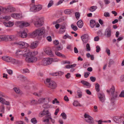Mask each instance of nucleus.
I'll return each instance as SVG.
<instances>
[{
	"mask_svg": "<svg viewBox=\"0 0 124 124\" xmlns=\"http://www.w3.org/2000/svg\"><path fill=\"white\" fill-rule=\"evenodd\" d=\"M19 47L21 48H24L27 47L29 45L27 43L23 41L19 42L17 43Z\"/></svg>",
	"mask_w": 124,
	"mask_h": 124,
	"instance_id": "1a4fd4ad",
	"label": "nucleus"
},
{
	"mask_svg": "<svg viewBox=\"0 0 124 124\" xmlns=\"http://www.w3.org/2000/svg\"><path fill=\"white\" fill-rule=\"evenodd\" d=\"M61 116H62V118L64 119H65L67 118L66 115L64 112H62L61 114Z\"/></svg>",
	"mask_w": 124,
	"mask_h": 124,
	"instance_id": "a19ab883",
	"label": "nucleus"
},
{
	"mask_svg": "<svg viewBox=\"0 0 124 124\" xmlns=\"http://www.w3.org/2000/svg\"><path fill=\"white\" fill-rule=\"evenodd\" d=\"M81 38L83 41V44L87 43L88 41V35H84L81 37Z\"/></svg>",
	"mask_w": 124,
	"mask_h": 124,
	"instance_id": "ddd939ff",
	"label": "nucleus"
},
{
	"mask_svg": "<svg viewBox=\"0 0 124 124\" xmlns=\"http://www.w3.org/2000/svg\"><path fill=\"white\" fill-rule=\"evenodd\" d=\"M42 8V6L40 5H35L33 7V9L35 11H39Z\"/></svg>",
	"mask_w": 124,
	"mask_h": 124,
	"instance_id": "a211bd4d",
	"label": "nucleus"
},
{
	"mask_svg": "<svg viewBox=\"0 0 124 124\" xmlns=\"http://www.w3.org/2000/svg\"><path fill=\"white\" fill-rule=\"evenodd\" d=\"M5 100L2 97H0V102L4 104V102H5Z\"/></svg>",
	"mask_w": 124,
	"mask_h": 124,
	"instance_id": "09e8293b",
	"label": "nucleus"
},
{
	"mask_svg": "<svg viewBox=\"0 0 124 124\" xmlns=\"http://www.w3.org/2000/svg\"><path fill=\"white\" fill-rule=\"evenodd\" d=\"M47 112H48V113H46V117L47 118H48L50 119V117H51V116H50L51 114L50 113H48V111H47Z\"/></svg>",
	"mask_w": 124,
	"mask_h": 124,
	"instance_id": "13d9d810",
	"label": "nucleus"
},
{
	"mask_svg": "<svg viewBox=\"0 0 124 124\" xmlns=\"http://www.w3.org/2000/svg\"><path fill=\"white\" fill-rule=\"evenodd\" d=\"M55 54L57 56L60 57H61L62 55V54L58 51H56L55 52Z\"/></svg>",
	"mask_w": 124,
	"mask_h": 124,
	"instance_id": "e2e57ef3",
	"label": "nucleus"
},
{
	"mask_svg": "<svg viewBox=\"0 0 124 124\" xmlns=\"http://www.w3.org/2000/svg\"><path fill=\"white\" fill-rule=\"evenodd\" d=\"M9 56H4L2 57V59L4 61L8 62Z\"/></svg>",
	"mask_w": 124,
	"mask_h": 124,
	"instance_id": "58836bf2",
	"label": "nucleus"
},
{
	"mask_svg": "<svg viewBox=\"0 0 124 124\" xmlns=\"http://www.w3.org/2000/svg\"><path fill=\"white\" fill-rule=\"evenodd\" d=\"M11 16L15 19H20L23 17L22 14L14 13L11 15Z\"/></svg>",
	"mask_w": 124,
	"mask_h": 124,
	"instance_id": "dca6fc26",
	"label": "nucleus"
},
{
	"mask_svg": "<svg viewBox=\"0 0 124 124\" xmlns=\"http://www.w3.org/2000/svg\"><path fill=\"white\" fill-rule=\"evenodd\" d=\"M45 111H43V112L40 113L39 115V116L40 117H42L45 115V114L44 113Z\"/></svg>",
	"mask_w": 124,
	"mask_h": 124,
	"instance_id": "864d4df0",
	"label": "nucleus"
},
{
	"mask_svg": "<svg viewBox=\"0 0 124 124\" xmlns=\"http://www.w3.org/2000/svg\"><path fill=\"white\" fill-rule=\"evenodd\" d=\"M90 79L92 81L94 82L96 80V78L95 77H91L90 78Z\"/></svg>",
	"mask_w": 124,
	"mask_h": 124,
	"instance_id": "bf43d9fd",
	"label": "nucleus"
},
{
	"mask_svg": "<svg viewBox=\"0 0 124 124\" xmlns=\"http://www.w3.org/2000/svg\"><path fill=\"white\" fill-rule=\"evenodd\" d=\"M119 97H124V91L122 90L119 95Z\"/></svg>",
	"mask_w": 124,
	"mask_h": 124,
	"instance_id": "3c124183",
	"label": "nucleus"
},
{
	"mask_svg": "<svg viewBox=\"0 0 124 124\" xmlns=\"http://www.w3.org/2000/svg\"><path fill=\"white\" fill-rule=\"evenodd\" d=\"M96 24L95 20H91L90 21V25L91 27L93 28Z\"/></svg>",
	"mask_w": 124,
	"mask_h": 124,
	"instance_id": "393cba45",
	"label": "nucleus"
},
{
	"mask_svg": "<svg viewBox=\"0 0 124 124\" xmlns=\"http://www.w3.org/2000/svg\"><path fill=\"white\" fill-rule=\"evenodd\" d=\"M28 52L27 55L25 59V61L28 62L33 63L36 62L37 60V58L35 56L38 54V52L36 51L31 52L30 49Z\"/></svg>",
	"mask_w": 124,
	"mask_h": 124,
	"instance_id": "f257e3e1",
	"label": "nucleus"
},
{
	"mask_svg": "<svg viewBox=\"0 0 124 124\" xmlns=\"http://www.w3.org/2000/svg\"><path fill=\"white\" fill-rule=\"evenodd\" d=\"M47 40L49 42H51L52 41L51 37L50 36H48L46 37Z\"/></svg>",
	"mask_w": 124,
	"mask_h": 124,
	"instance_id": "0e129e2a",
	"label": "nucleus"
},
{
	"mask_svg": "<svg viewBox=\"0 0 124 124\" xmlns=\"http://www.w3.org/2000/svg\"><path fill=\"white\" fill-rule=\"evenodd\" d=\"M43 107L45 108H52V106L50 104H44L43 105Z\"/></svg>",
	"mask_w": 124,
	"mask_h": 124,
	"instance_id": "a878e982",
	"label": "nucleus"
},
{
	"mask_svg": "<svg viewBox=\"0 0 124 124\" xmlns=\"http://www.w3.org/2000/svg\"><path fill=\"white\" fill-rule=\"evenodd\" d=\"M35 27H38L41 26L43 24V22L39 17L36 16L32 20Z\"/></svg>",
	"mask_w": 124,
	"mask_h": 124,
	"instance_id": "39448f33",
	"label": "nucleus"
},
{
	"mask_svg": "<svg viewBox=\"0 0 124 124\" xmlns=\"http://www.w3.org/2000/svg\"><path fill=\"white\" fill-rule=\"evenodd\" d=\"M104 2L106 5L110 3V1L109 0H104Z\"/></svg>",
	"mask_w": 124,
	"mask_h": 124,
	"instance_id": "338daca9",
	"label": "nucleus"
},
{
	"mask_svg": "<svg viewBox=\"0 0 124 124\" xmlns=\"http://www.w3.org/2000/svg\"><path fill=\"white\" fill-rule=\"evenodd\" d=\"M95 89L97 92H99L100 91V85L98 83L96 84L95 85Z\"/></svg>",
	"mask_w": 124,
	"mask_h": 124,
	"instance_id": "f704fd0d",
	"label": "nucleus"
},
{
	"mask_svg": "<svg viewBox=\"0 0 124 124\" xmlns=\"http://www.w3.org/2000/svg\"><path fill=\"white\" fill-rule=\"evenodd\" d=\"M50 58L52 59V63L53 62H58L59 61V60L56 58Z\"/></svg>",
	"mask_w": 124,
	"mask_h": 124,
	"instance_id": "8fccbe9b",
	"label": "nucleus"
},
{
	"mask_svg": "<svg viewBox=\"0 0 124 124\" xmlns=\"http://www.w3.org/2000/svg\"><path fill=\"white\" fill-rule=\"evenodd\" d=\"M45 52L46 53L51 57H52L54 56L53 53L50 48L46 49Z\"/></svg>",
	"mask_w": 124,
	"mask_h": 124,
	"instance_id": "6ab92c4d",
	"label": "nucleus"
},
{
	"mask_svg": "<svg viewBox=\"0 0 124 124\" xmlns=\"http://www.w3.org/2000/svg\"><path fill=\"white\" fill-rule=\"evenodd\" d=\"M31 122L34 124H36L37 122V120L35 118H33L31 120Z\"/></svg>",
	"mask_w": 124,
	"mask_h": 124,
	"instance_id": "79ce46f5",
	"label": "nucleus"
},
{
	"mask_svg": "<svg viewBox=\"0 0 124 124\" xmlns=\"http://www.w3.org/2000/svg\"><path fill=\"white\" fill-rule=\"evenodd\" d=\"M111 31L110 28H107L106 30L104 35L106 36L107 37L109 38L111 36Z\"/></svg>",
	"mask_w": 124,
	"mask_h": 124,
	"instance_id": "9b49d317",
	"label": "nucleus"
},
{
	"mask_svg": "<svg viewBox=\"0 0 124 124\" xmlns=\"http://www.w3.org/2000/svg\"><path fill=\"white\" fill-rule=\"evenodd\" d=\"M73 106L75 107L81 106V105L77 101H74L73 103Z\"/></svg>",
	"mask_w": 124,
	"mask_h": 124,
	"instance_id": "2f4dec72",
	"label": "nucleus"
},
{
	"mask_svg": "<svg viewBox=\"0 0 124 124\" xmlns=\"http://www.w3.org/2000/svg\"><path fill=\"white\" fill-rule=\"evenodd\" d=\"M115 88L114 86H112L110 90H107V91L109 93H111L112 95L111 98V101L112 103L115 102L116 100L118 95L117 93L115 92Z\"/></svg>",
	"mask_w": 124,
	"mask_h": 124,
	"instance_id": "7ed1b4c3",
	"label": "nucleus"
},
{
	"mask_svg": "<svg viewBox=\"0 0 124 124\" xmlns=\"http://www.w3.org/2000/svg\"><path fill=\"white\" fill-rule=\"evenodd\" d=\"M81 83L83 85H85L87 86L88 88L90 87L91 86V85L89 83L84 80H81Z\"/></svg>",
	"mask_w": 124,
	"mask_h": 124,
	"instance_id": "4be33fe9",
	"label": "nucleus"
},
{
	"mask_svg": "<svg viewBox=\"0 0 124 124\" xmlns=\"http://www.w3.org/2000/svg\"><path fill=\"white\" fill-rule=\"evenodd\" d=\"M21 80L23 81H26L28 80V79L25 76H22L21 77Z\"/></svg>",
	"mask_w": 124,
	"mask_h": 124,
	"instance_id": "72a5a7b5",
	"label": "nucleus"
},
{
	"mask_svg": "<svg viewBox=\"0 0 124 124\" xmlns=\"http://www.w3.org/2000/svg\"><path fill=\"white\" fill-rule=\"evenodd\" d=\"M5 35H0V41L4 40L5 41Z\"/></svg>",
	"mask_w": 124,
	"mask_h": 124,
	"instance_id": "49530a36",
	"label": "nucleus"
},
{
	"mask_svg": "<svg viewBox=\"0 0 124 124\" xmlns=\"http://www.w3.org/2000/svg\"><path fill=\"white\" fill-rule=\"evenodd\" d=\"M77 24L79 28H81L83 26V23L82 20H80L78 22Z\"/></svg>",
	"mask_w": 124,
	"mask_h": 124,
	"instance_id": "b1692460",
	"label": "nucleus"
},
{
	"mask_svg": "<svg viewBox=\"0 0 124 124\" xmlns=\"http://www.w3.org/2000/svg\"><path fill=\"white\" fill-rule=\"evenodd\" d=\"M64 12L65 14H70L71 13V10L70 9L65 10Z\"/></svg>",
	"mask_w": 124,
	"mask_h": 124,
	"instance_id": "c9c22d12",
	"label": "nucleus"
},
{
	"mask_svg": "<svg viewBox=\"0 0 124 124\" xmlns=\"http://www.w3.org/2000/svg\"><path fill=\"white\" fill-rule=\"evenodd\" d=\"M53 4V1L52 0H50L48 3V6L47 7L49 8L50 7L52 6Z\"/></svg>",
	"mask_w": 124,
	"mask_h": 124,
	"instance_id": "a18cd8bd",
	"label": "nucleus"
},
{
	"mask_svg": "<svg viewBox=\"0 0 124 124\" xmlns=\"http://www.w3.org/2000/svg\"><path fill=\"white\" fill-rule=\"evenodd\" d=\"M8 9L9 10L10 12L14 11L16 10V9L14 8L11 7L8 8Z\"/></svg>",
	"mask_w": 124,
	"mask_h": 124,
	"instance_id": "de8ad7c7",
	"label": "nucleus"
},
{
	"mask_svg": "<svg viewBox=\"0 0 124 124\" xmlns=\"http://www.w3.org/2000/svg\"><path fill=\"white\" fill-rule=\"evenodd\" d=\"M90 73L89 72H86L84 73V77L85 78H87L89 75Z\"/></svg>",
	"mask_w": 124,
	"mask_h": 124,
	"instance_id": "603ef678",
	"label": "nucleus"
},
{
	"mask_svg": "<svg viewBox=\"0 0 124 124\" xmlns=\"http://www.w3.org/2000/svg\"><path fill=\"white\" fill-rule=\"evenodd\" d=\"M52 59L50 58H44L42 61V64L44 66H46L52 63Z\"/></svg>",
	"mask_w": 124,
	"mask_h": 124,
	"instance_id": "0eeeda50",
	"label": "nucleus"
},
{
	"mask_svg": "<svg viewBox=\"0 0 124 124\" xmlns=\"http://www.w3.org/2000/svg\"><path fill=\"white\" fill-rule=\"evenodd\" d=\"M65 76L67 79H69L70 77V73H68L65 75Z\"/></svg>",
	"mask_w": 124,
	"mask_h": 124,
	"instance_id": "052dcab7",
	"label": "nucleus"
},
{
	"mask_svg": "<svg viewBox=\"0 0 124 124\" xmlns=\"http://www.w3.org/2000/svg\"><path fill=\"white\" fill-rule=\"evenodd\" d=\"M84 117L86 121L90 124H93L94 123L93 119L88 115L85 114Z\"/></svg>",
	"mask_w": 124,
	"mask_h": 124,
	"instance_id": "6e6552de",
	"label": "nucleus"
},
{
	"mask_svg": "<svg viewBox=\"0 0 124 124\" xmlns=\"http://www.w3.org/2000/svg\"><path fill=\"white\" fill-rule=\"evenodd\" d=\"M3 24L6 27H8L12 26L14 24V23L11 22H8V23L4 22Z\"/></svg>",
	"mask_w": 124,
	"mask_h": 124,
	"instance_id": "5701e85b",
	"label": "nucleus"
},
{
	"mask_svg": "<svg viewBox=\"0 0 124 124\" xmlns=\"http://www.w3.org/2000/svg\"><path fill=\"white\" fill-rule=\"evenodd\" d=\"M65 28L64 26H62L60 29L59 32L60 34L63 33L65 31Z\"/></svg>",
	"mask_w": 124,
	"mask_h": 124,
	"instance_id": "bb28decb",
	"label": "nucleus"
},
{
	"mask_svg": "<svg viewBox=\"0 0 124 124\" xmlns=\"http://www.w3.org/2000/svg\"><path fill=\"white\" fill-rule=\"evenodd\" d=\"M71 27L73 30L75 31H77L78 29L77 26L76 25H74L73 24H71Z\"/></svg>",
	"mask_w": 124,
	"mask_h": 124,
	"instance_id": "e433bc0d",
	"label": "nucleus"
},
{
	"mask_svg": "<svg viewBox=\"0 0 124 124\" xmlns=\"http://www.w3.org/2000/svg\"><path fill=\"white\" fill-rule=\"evenodd\" d=\"M45 31V29L44 27H42L38 28L34 31L32 33V35L35 36H40L43 34Z\"/></svg>",
	"mask_w": 124,
	"mask_h": 124,
	"instance_id": "423d86ee",
	"label": "nucleus"
},
{
	"mask_svg": "<svg viewBox=\"0 0 124 124\" xmlns=\"http://www.w3.org/2000/svg\"><path fill=\"white\" fill-rule=\"evenodd\" d=\"M11 62L13 64H16L19 62V61L16 60L12 58Z\"/></svg>",
	"mask_w": 124,
	"mask_h": 124,
	"instance_id": "c756f323",
	"label": "nucleus"
},
{
	"mask_svg": "<svg viewBox=\"0 0 124 124\" xmlns=\"http://www.w3.org/2000/svg\"><path fill=\"white\" fill-rule=\"evenodd\" d=\"M86 49L87 51L89 52L91 50V48L89 44L87 43L86 46Z\"/></svg>",
	"mask_w": 124,
	"mask_h": 124,
	"instance_id": "4c0bfd02",
	"label": "nucleus"
},
{
	"mask_svg": "<svg viewBox=\"0 0 124 124\" xmlns=\"http://www.w3.org/2000/svg\"><path fill=\"white\" fill-rule=\"evenodd\" d=\"M31 103L32 105H36L38 104V101L35 99H33L31 101Z\"/></svg>",
	"mask_w": 124,
	"mask_h": 124,
	"instance_id": "c85d7f7f",
	"label": "nucleus"
},
{
	"mask_svg": "<svg viewBox=\"0 0 124 124\" xmlns=\"http://www.w3.org/2000/svg\"><path fill=\"white\" fill-rule=\"evenodd\" d=\"M106 52L108 56L110 55V50L108 48H107L106 49Z\"/></svg>",
	"mask_w": 124,
	"mask_h": 124,
	"instance_id": "69168bd1",
	"label": "nucleus"
},
{
	"mask_svg": "<svg viewBox=\"0 0 124 124\" xmlns=\"http://www.w3.org/2000/svg\"><path fill=\"white\" fill-rule=\"evenodd\" d=\"M77 93H78V97L80 98L82 96V94L81 91L80 90H78L77 91Z\"/></svg>",
	"mask_w": 124,
	"mask_h": 124,
	"instance_id": "ea45409f",
	"label": "nucleus"
},
{
	"mask_svg": "<svg viewBox=\"0 0 124 124\" xmlns=\"http://www.w3.org/2000/svg\"><path fill=\"white\" fill-rule=\"evenodd\" d=\"M75 15L76 18L78 19L80 16V14L79 12H77L75 13Z\"/></svg>",
	"mask_w": 124,
	"mask_h": 124,
	"instance_id": "c03bdc74",
	"label": "nucleus"
},
{
	"mask_svg": "<svg viewBox=\"0 0 124 124\" xmlns=\"http://www.w3.org/2000/svg\"><path fill=\"white\" fill-rule=\"evenodd\" d=\"M50 98L46 97L45 98H42L39 99L38 100V104H40L45 103L46 101L48 100V102L49 101Z\"/></svg>",
	"mask_w": 124,
	"mask_h": 124,
	"instance_id": "f8f14e48",
	"label": "nucleus"
},
{
	"mask_svg": "<svg viewBox=\"0 0 124 124\" xmlns=\"http://www.w3.org/2000/svg\"><path fill=\"white\" fill-rule=\"evenodd\" d=\"M98 97L99 98L101 102H104L105 100V96L103 93H99L98 94Z\"/></svg>",
	"mask_w": 124,
	"mask_h": 124,
	"instance_id": "4468645a",
	"label": "nucleus"
},
{
	"mask_svg": "<svg viewBox=\"0 0 124 124\" xmlns=\"http://www.w3.org/2000/svg\"><path fill=\"white\" fill-rule=\"evenodd\" d=\"M3 19H5L6 21H8L10 19V16H6L3 17Z\"/></svg>",
	"mask_w": 124,
	"mask_h": 124,
	"instance_id": "6e6d98bb",
	"label": "nucleus"
},
{
	"mask_svg": "<svg viewBox=\"0 0 124 124\" xmlns=\"http://www.w3.org/2000/svg\"><path fill=\"white\" fill-rule=\"evenodd\" d=\"M55 102L57 103H59V101L57 100V99L56 98H55L54 100L52 101V103L53 104H55Z\"/></svg>",
	"mask_w": 124,
	"mask_h": 124,
	"instance_id": "4d7b16f0",
	"label": "nucleus"
},
{
	"mask_svg": "<svg viewBox=\"0 0 124 124\" xmlns=\"http://www.w3.org/2000/svg\"><path fill=\"white\" fill-rule=\"evenodd\" d=\"M121 116H115L113 118L114 121L116 123H119L121 122Z\"/></svg>",
	"mask_w": 124,
	"mask_h": 124,
	"instance_id": "aec40b11",
	"label": "nucleus"
},
{
	"mask_svg": "<svg viewBox=\"0 0 124 124\" xmlns=\"http://www.w3.org/2000/svg\"><path fill=\"white\" fill-rule=\"evenodd\" d=\"M45 83L48 87L51 89H54L57 87L56 83L54 81L50 79H46L45 82Z\"/></svg>",
	"mask_w": 124,
	"mask_h": 124,
	"instance_id": "20e7f679",
	"label": "nucleus"
},
{
	"mask_svg": "<svg viewBox=\"0 0 124 124\" xmlns=\"http://www.w3.org/2000/svg\"><path fill=\"white\" fill-rule=\"evenodd\" d=\"M29 49L27 48L23 50H18L16 53L15 56L18 58H22L24 57H26Z\"/></svg>",
	"mask_w": 124,
	"mask_h": 124,
	"instance_id": "f03ea898",
	"label": "nucleus"
},
{
	"mask_svg": "<svg viewBox=\"0 0 124 124\" xmlns=\"http://www.w3.org/2000/svg\"><path fill=\"white\" fill-rule=\"evenodd\" d=\"M97 8V7L96 6H93L90 7L89 10L91 12H93L95 11Z\"/></svg>",
	"mask_w": 124,
	"mask_h": 124,
	"instance_id": "473e14b6",
	"label": "nucleus"
},
{
	"mask_svg": "<svg viewBox=\"0 0 124 124\" xmlns=\"http://www.w3.org/2000/svg\"><path fill=\"white\" fill-rule=\"evenodd\" d=\"M38 45V41H33L31 43L30 47L31 49H34L37 47Z\"/></svg>",
	"mask_w": 124,
	"mask_h": 124,
	"instance_id": "2eb2a0df",
	"label": "nucleus"
},
{
	"mask_svg": "<svg viewBox=\"0 0 124 124\" xmlns=\"http://www.w3.org/2000/svg\"><path fill=\"white\" fill-rule=\"evenodd\" d=\"M104 16L106 17H109L110 16V14L108 12H105L104 13Z\"/></svg>",
	"mask_w": 124,
	"mask_h": 124,
	"instance_id": "680f3d73",
	"label": "nucleus"
},
{
	"mask_svg": "<svg viewBox=\"0 0 124 124\" xmlns=\"http://www.w3.org/2000/svg\"><path fill=\"white\" fill-rule=\"evenodd\" d=\"M5 107L3 105H1L0 106V111L3 113H4L5 112Z\"/></svg>",
	"mask_w": 124,
	"mask_h": 124,
	"instance_id": "cd10ccee",
	"label": "nucleus"
},
{
	"mask_svg": "<svg viewBox=\"0 0 124 124\" xmlns=\"http://www.w3.org/2000/svg\"><path fill=\"white\" fill-rule=\"evenodd\" d=\"M5 41H7L8 40L11 41L14 39V36L13 35H5Z\"/></svg>",
	"mask_w": 124,
	"mask_h": 124,
	"instance_id": "412c9836",
	"label": "nucleus"
},
{
	"mask_svg": "<svg viewBox=\"0 0 124 124\" xmlns=\"http://www.w3.org/2000/svg\"><path fill=\"white\" fill-rule=\"evenodd\" d=\"M15 92L19 94H21L22 93L20 90L16 87H15L14 89Z\"/></svg>",
	"mask_w": 124,
	"mask_h": 124,
	"instance_id": "7c9ffc66",
	"label": "nucleus"
},
{
	"mask_svg": "<svg viewBox=\"0 0 124 124\" xmlns=\"http://www.w3.org/2000/svg\"><path fill=\"white\" fill-rule=\"evenodd\" d=\"M23 73H29L30 72L29 70L27 69H25L23 70Z\"/></svg>",
	"mask_w": 124,
	"mask_h": 124,
	"instance_id": "37998d69",
	"label": "nucleus"
},
{
	"mask_svg": "<svg viewBox=\"0 0 124 124\" xmlns=\"http://www.w3.org/2000/svg\"><path fill=\"white\" fill-rule=\"evenodd\" d=\"M120 80L121 82L124 81V75H122L121 77Z\"/></svg>",
	"mask_w": 124,
	"mask_h": 124,
	"instance_id": "774afa93",
	"label": "nucleus"
},
{
	"mask_svg": "<svg viewBox=\"0 0 124 124\" xmlns=\"http://www.w3.org/2000/svg\"><path fill=\"white\" fill-rule=\"evenodd\" d=\"M96 51L97 53H98L101 50V48L99 46H97L96 47Z\"/></svg>",
	"mask_w": 124,
	"mask_h": 124,
	"instance_id": "5fc2aeb1",
	"label": "nucleus"
},
{
	"mask_svg": "<svg viewBox=\"0 0 124 124\" xmlns=\"http://www.w3.org/2000/svg\"><path fill=\"white\" fill-rule=\"evenodd\" d=\"M17 35L19 37L23 38L26 37L27 35L26 33L24 31L23 32L20 31L18 33Z\"/></svg>",
	"mask_w": 124,
	"mask_h": 124,
	"instance_id": "f3484780",
	"label": "nucleus"
},
{
	"mask_svg": "<svg viewBox=\"0 0 124 124\" xmlns=\"http://www.w3.org/2000/svg\"><path fill=\"white\" fill-rule=\"evenodd\" d=\"M18 25L20 28L26 27L29 25V23L23 21H20L17 22Z\"/></svg>",
	"mask_w": 124,
	"mask_h": 124,
	"instance_id": "9d476101",
	"label": "nucleus"
}]
</instances>
